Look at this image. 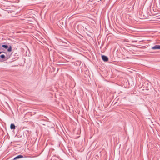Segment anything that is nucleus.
<instances>
[{"mask_svg":"<svg viewBox=\"0 0 160 160\" xmlns=\"http://www.w3.org/2000/svg\"><path fill=\"white\" fill-rule=\"evenodd\" d=\"M146 90H148V87H146V88L145 89Z\"/></svg>","mask_w":160,"mask_h":160,"instance_id":"nucleus-10","label":"nucleus"},{"mask_svg":"<svg viewBox=\"0 0 160 160\" xmlns=\"http://www.w3.org/2000/svg\"><path fill=\"white\" fill-rule=\"evenodd\" d=\"M2 52H4L5 53H6V52H3V51H0V54H1Z\"/></svg>","mask_w":160,"mask_h":160,"instance_id":"nucleus-9","label":"nucleus"},{"mask_svg":"<svg viewBox=\"0 0 160 160\" xmlns=\"http://www.w3.org/2000/svg\"><path fill=\"white\" fill-rule=\"evenodd\" d=\"M7 49L8 52H11L12 51V48L11 46H8L7 45L3 44L2 45H0V50H5V49Z\"/></svg>","mask_w":160,"mask_h":160,"instance_id":"nucleus-1","label":"nucleus"},{"mask_svg":"<svg viewBox=\"0 0 160 160\" xmlns=\"http://www.w3.org/2000/svg\"><path fill=\"white\" fill-rule=\"evenodd\" d=\"M102 60L104 62H107L108 60V57L104 55H102Z\"/></svg>","mask_w":160,"mask_h":160,"instance_id":"nucleus-2","label":"nucleus"},{"mask_svg":"<svg viewBox=\"0 0 160 160\" xmlns=\"http://www.w3.org/2000/svg\"><path fill=\"white\" fill-rule=\"evenodd\" d=\"M23 158V156L19 155L14 158L13 160H16L21 158Z\"/></svg>","mask_w":160,"mask_h":160,"instance_id":"nucleus-5","label":"nucleus"},{"mask_svg":"<svg viewBox=\"0 0 160 160\" xmlns=\"http://www.w3.org/2000/svg\"><path fill=\"white\" fill-rule=\"evenodd\" d=\"M16 126L13 123L11 124L10 125V128L11 129H15Z\"/></svg>","mask_w":160,"mask_h":160,"instance_id":"nucleus-7","label":"nucleus"},{"mask_svg":"<svg viewBox=\"0 0 160 160\" xmlns=\"http://www.w3.org/2000/svg\"><path fill=\"white\" fill-rule=\"evenodd\" d=\"M6 60L5 56L4 54H2L0 55V61H2Z\"/></svg>","mask_w":160,"mask_h":160,"instance_id":"nucleus-3","label":"nucleus"},{"mask_svg":"<svg viewBox=\"0 0 160 160\" xmlns=\"http://www.w3.org/2000/svg\"><path fill=\"white\" fill-rule=\"evenodd\" d=\"M66 42H64L62 41V43L67 44V42H68L67 41H66Z\"/></svg>","mask_w":160,"mask_h":160,"instance_id":"nucleus-8","label":"nucleus"},{"mask_svg":"<svg viewBox=\"0 0 160 160\" xmlns=\"http://www.w3.org/2000/svg\"><path fill=\"white\" fill-rule=\"evenodd\" d=\"M152 49H160V45H156L151 48Z\"/></svg>","mask_w":160,"mask_h":160,"instance_id":"nucleus-4","label":"nucleus"},{"mask_svg":"<svg viewBox=\"0 0 160 160\" xmlns=\"http://www.w3.org/2000/svg\"><path fill=\"white\" fill-rule=\"evenodd\" d=\"M9 52H9L8 53L6 52L5 54H6V56H5L6 60H7L12 55V53H10Z\"/></svg>","mask_w":160,"mask_h":160,"instance_id":"nucleus-6","label":"nucleus"}]
</instances>
